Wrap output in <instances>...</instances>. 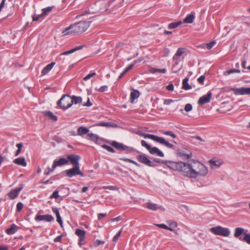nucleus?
I'll list each match as a JSON object with an SVG mask.
<instances>
[{
  "label": "nucleus",
  "instance_id": "nucleus-1",
  "mask_svg": "<svg viewBox=\"0 0 250 250\" xmlns=\"http://www.w3.org/2000/svg\"><path fill=\"white\" fill-rule=\"evenodd\" d=\"M194 165L195 166H192L190 164L181 161L179 171L184 176L191 178L207 174L208 168L204 165L199 162H195Z\"/></svg>",
  "mask_w": 250,
  "mask_h": 250
},
{
  "label": "nucleus",
  "instance_id": "nucleus-2",
  "mask_svg": "<svg viewBox=\"0 0 250 250\" xmlns=\"http://www.w3.org/2000/svg\"><path fill=\"white\" fill-rule=\"evenodd\" d=\"M92 17H90L84 21H81L70 25L62 32L63 36L68 35L80 34L85 32L89 27L92 21Z\"/></svg>",
  "mask_w": 250,
  "mask_h": 250
},
{
  "label": "nucleus",
  "instance_id": "nucleus-3",
  "mask_svg": "<svg viewBox=\"0 0 250 250\" xmlns=\"http://www.w3.org/2000/svg\"><path fill=\"white\" fill-rule=\"evenodd\" d=\"M139 134L141 136L144 137L145 138L151 139L157 143H159L162 145H164L167 148H171L172 149H175V146H174V145L169 143L168 141L166 140L164 138L159 137L155 135L147 134L145 133H141Z\"/></svg>",
  "mask_w": 250,
  "mask_h": 250
},
{
  "label": "nucleus",
  "instance_id": "nucleus-4",
  "mask_svg": "<svg viewBox=\"0 0 250 250\" xmlns=\"http://www.w3.org/2000/svg\"><path fill=\"white\" fill-rule=\"evenodd\" d=\"M154 163L163 164L165 165L170 169L179 171L181 161L174 162L168 160H163L159 158H154L153 161Z\"/></svg>",
  "mask_w": 250,
  "mask_h": 250
},
{
  "label": "nucleus",
  "instance_id": "nucleus-5",
  "mask_svg": "<svg viewBox=\"0 0 250 250\" xmlns=\"http://www.w3.org/2000/svg\"><path fill=\"white\" fill-rule=\"evenodd\" d=\"M71 96L67 94L63 95L57 102V105L60 108L64 110L72 106Z\"/></svg>",
  "mask_w": 250,
  "mask_h": 250
},
{
  "label": "nucleus",
  "instance_id": "nucleus-6",
  "mask_svg": "<svg viewBox=\"0 0 250 250\" xmlns=\"http://www.w3.org/2000/svg\"><path fill=\"white\" fill-rule=\"evenodd\" d=\"M210 231L215 235H221L224 237H228L230 234V231L228 228H223L220 226L211 228L210 229Z\"/></svg>",
  "mask_w": 250,
  "mask_h": 250
},
{
  "label": "nucleus",
  "instance_id": "nucleus-7",
  "mask_svg": "<svg viewBox=\"0 0 250 250\" xmlns=\"http://www.w3.org/2000/svg\"><path fill=\"white\" fill-rule=\"evenodd\" d=\"M137 160L141 163L150 167H156L157 165L151 161L147 156L145 154H140L137 156Z\"/></svg>",
  "mask_w": 250,
  "mask_h": 250
},
{
  "label": "nucleus",
  "instance_id": "nucleus-8",
  "mask_svg": "<svg viewBox=\"0 0 250 250\" xmlns=\"http://www.w3.org/2000/svg\"><path fill=\"white\" fill-rule=\"evenodd\" d=\"M66 176L71 178L76 175H80L83 177V174L80 170V166H74L72 168L64 171Z\"/></svg>",
  "mask_w": 250,
  "mask_h": 250
},
{
  "label": "nucleus",
  "instance_id": "nucleus-9",
  "mask_svg": "<svg viewBox=\"0 0 250 250\" xmlns=\"http://www.w3.org/2000/svg\"><path fill=\"white\" fill-rule=\"evenodd\" d=\"M177 154L178 156L184 159H190L192 156L191 151L186 148L178 149L177 150Z\"/></svg>",
  "mask_w": 250,
  "mask_h": 250
},
{
  "label": "nucleus",
  "instance_id": "nucleus-10",
  "mask_svg": "<svg viewBox=\"0 0 250 250\" xmlns=\"http://www.w3.org/2000/svg\"><path fill=\"white\" fill-rule=\"evenodd\" d=\"M230 90L233 91L235 95H250V87H231Z\"/></svg>",
  "mask_w": 250,
  "mask_h": 250
},
{
  "label": "nucleus",
  "instance_id": "nucleus-11",
  "mask_svg": "<svg viewBox=\"0 0 250 250\" xmlns=\"http://www.w3.org/2000/svg\"><path fill=\"white\" fill-rule=\"evenodd\" d=\"M68 163L70 162V164L74 166H79V160L81 159V157L79 155L76 154H69L67 157Z\"/></svg>",
  "mask_w": 250,
  "mask_h": 250
},
{
  "label": "nucleus",
  "instance_id": "nucleus-12",
  "mask_svg": "<svg viewBox=\"0 0 250 250\" xmlns=\"http://www.w3.org/2000/svg\"><path fill=\"white\" fill-rule=\"evenodd\" d=\"M36 221H44L47 222H50L54 220V217L50 214L39 215L37 214L35 218Z\"/></svg>",
  "mask_w": 250,
  "mask_h": 250
},
{
  "label": "nucleus",
  "instance_id": "nucleus-13",
  "mask_svg": "<svg viewBox=\"0 0 250 250\" xmlns=\"http://www.w3.org/2000/svg\"><path fill=\"white\" fill-rule=\"evenodd\" d=\"M211 96L212 93L211 91H209L206 95H205L200 98L198 100V104L200 105H203L209 103L211 98Z\"/></svg>",
  "mask_w": 250,
  "mask_h": 250
},
{
  "label": "nucleus",
  "instance_id": "nucleus-14",
  "mask_svg": "<svg viewBox=\"0 0 250 250\" xmlns=\"http://www.w3.org/2000/svg\"><path fill=\"white\" fill-rule=\"evenodd\" d=\"M68 164V160L66 158H61L58 160H55L53 164V169H55L57 167H61Z\"/></svg>",
  "mask_w": 250,
  "mask_h": 250
},
{
  "label": "nucleus",
  "instance_id": "nucleus-15",
  "mask_svg": "<svg viewBox=\"0 0 250 250\" xmlns=\"http://www.w3.org/2000/svg\"><path fill=\"white\" fill-rule=\"evenodd\" d=\"M186 50V49L185 48L180 47V48H178V49L176 51V53L175 54V55L173 57V60H175L176 61L175 62V64H174L173 67H174L176 64H178V62L179 61V57L180 56H181L185 52Z\"/></svg>",
  "mask_w": 250,
  "mask_h": 250
},
{
  "label": "nucleus",
  "instance_id": "nucleus-16",
  "mask_svg": "<svg viewBox=\"0 0 250 250\" xmlns=\"http://www.w3.org/2000/svg\"><path fill=\"white\" fill-rule=\"evenodd\" d=\"M195 18V12L192 11L190 14L187 15L183 21L184 23H191Z\"/></svg>",
  "mask_w": 250,
  "mask_h": 250
},
{
  "label": "nucleus",
  "instance_id": "nucleus-17",
  "mask_svg": "<svg viewBox=\"0 0 250 250\" xmlns=\"http://www.w3.org/2000/svg\"><path fill=\"white\" fill-rule=\"evenodd\" d=\"M149 152L151 154H155L159 157H164V153L157 147H151L149 150Z\"/></svg>",
  "mask_w": 250,
  "mask_h": 250
},
{
  "label": "nucleus",
  "instance_id": "nucleus-18",
  "mask_svg": "<svg viewBox=\"0 0 250 250\" xmlns=\"http://www.w3.org/2000/svg\"><path fill=\"white\" fill-rule=\"evenodd\" d=\"M84 47V45H79V46H76L74 48H72V49H70L69 50L63 52L60 55V56H62V55H67L70 54L71 53H73L76 52V51L82 49Z\"/></svg>",
  "mask_w": 250,
  "mask_h": 250
},
{
  "label": "nucleus",
  "instance_id": "nucleus-19",
  "mask_svg": "<svg viewBox=\"0 0 250 250\" xmlns=\"http://www.w3.org/2000/svg\"><path fill=\"white\" fill-rule=\"evenodd\" d=\"M75 234L77 235L80 241H84L85 238L86 231L84 230L77 229L75 230Z\"/></svg>",
  "mask_w": 250,
  "mask_h": 250
},
{
  "label": "nucleus",
  "instance_id": "nucleus-20",
  "mask_svg": "<svg viewBox=\"0 0 250 250\" xmlns=\"http://www.w3.org/2000/svg\"><path fill=\"white\" fill-rule=\"evenodd\" d=\"M140 93L139 90L133 89L130 93V102L133 104L134 100L139 97Z\"/></svg>",
  "mask_w": 250,
  "mask_h": 250
},
{
  "label": "nucleus",
  "instance_id": "nucleus-21",
  "mask_svg": "<svg viewBox=\"0 0 250 250\" xmlns=\"http://www.w3.org/2000/svg\"><path fill=\"white\" fill-rule=\"evenodd\" d=\"M42 113L43 116L49 117L50 119L54 122H56L58 120L57 116L54 115L53 113L50 111H44Z\"/></svg>",
  "mask_w": 250,
  "mask_h": 250
},
{
  "label": "nucleus",
  "instance_id": "nucleus-22",
  "mask_svg": "<svg viewBox=\"0 0 250 250\" xmlns=\"http://www.w3.org/2000/svg\"><path fill=\"white\" fill-rule=\"evenodd\" d=\"M110 144L113 147L115 148L117 150L120 151H123L124 144L121 143H119L115 141H112V142H111L110 143Z\"/></svg>",
  "mask_w": 250,
  "mask_h": 250
},
{
  "label": "nucleus",
  "instance_id": "nucleus-23",
  "mask_svg": "<svg viewBox=\"0 0 250 250\" xmlns=\"http://www.w3.org/2000/svg\"><path fill=\"white\" fill-rule=\"evenodd\" d=\"M55 64V62H52L44 67L42 70V75H44L48 73V72L53 68Z\"/></svg>",
  "mask_w": 250,
  "mask_h": 250
},
{
  "label": "nucleus",
  "instance_id": "nucleus-24",
  "mask_svg": "<svg viewBox=\"0 0 250 250\" xmlns=\"http://www.w3.org/2000/svg\"><path fill=\"white\" fill-rule=\"evenodd\" d=\"M145 207L148 209H150V210H151L153 211L156 210L158 209L161 208V207H159L157 204L153 203H149V202L146 203Z\"/></svg>",
  "mask_w": 250,
  "mask_h": 250
},
{
  "label": "nucleus",
  "instance_id": "nucleus-25",
  "mask_svg": "<svg viewBox=\"0 0 250 250\" xmlns=\"http://www.w3.org/2000/svg\"><path fill=\"white\" fill-rule=\"evenodd\" d=\"M96 126H105V127H115L117 126L116 124L111 122H100L96 124Z\"/></svg>",
  "mask_w": 250,
  "mask_h": 250
},
{
  "label": "nucleus",
  "instance_id": "nucleus-26",
  "mask_svg": "<svg viewBox=\"0 0 250 250\" xmlns=\"http://www.w3.org/2000/svg\"><path fill=\"white\" fill-rule=\"evenodd\" d=\"M188 78L186 77L183 80L182 88L184 90H188L191 89L192 88L190 84H189L188 83Z\"/></svg>",
  "mask_w": 250,
  "mask_h": 250
},
{
  "label": "nucleus",
  "instance_id": "nucleus-27",
  "mask_svg": "<svg viewBox=\"0 0 250 250\" xmlns=\"http://www.w3.org/2000/svg\"><path fill=\"white\" fill-rule=\"evenodd\" d=\"M89 130L88 128L84 126H80L78 128V134L82 136L88 133Z\"/></svg>",
  "mask_w": 250,
  "mask_h": 250
},
{
  "label": "nucleus",
  "instance_id": "nucleus-28",
  "mask_svg": "<svg viewBox=\"0 0 250 250\" xmlns=\"http://www.w3.org/2000/svg\"><path fill=\"white\" fill-rule=\"evenodd\" d=\"M71 104L72 105L73 104H81L82 103V98L80 96H72L71 97Z\"/></svg>",
  "mask_w": 250,
  "mask_h": 250
},
{
  "label": "nucleus",
  "instance_id": "nucleus-29",
  "mask_svg": "<svg viewBox=\"0 0 250 250\" xmlns=\"http://www.w3.org/2000/svg\"><path fill=\"white\" fill-rule=\"evenodd\" d=\"M244 229H243L242 228H235L234 233V236L236 238H238L239 239V238H241L240 236L242 234H244L245 232H244Z\"/></svg>",
  "mask_w": 250,
  "mask_h": 250
},
{
  "label": "nucleus",
  "instance_id": "nucleus-30",
  "mask_svg": "<svg viewBox=\"0 0 250 250\" xmlns=\"http://www.w3.org/2000/svg\"><path fill=\"white\" fill-rule=\"evenodd\" d=\"M17 165L25 167L27 166V163L24 157H20L17 158Z\"/></svg>",
  "mask_w": 250,
  "mask_h": 250
},
{
  "label": "nucleus",
  "instance_id": "nucleus-31",
  "mask_svg": "<svg viewBox=\"0 0 250 250\" xmlns=\"http://www.w3.org/2000/svg\"><path fill=\"white\" fill-rule=\"evenodd\" d=\"M209 163L210 165V166L213 168L219 167L222 164V163L220 162L219 161L215 160L213 159L210 160Z\"/></svg>",
  "mask_w": 250,
  "mask_h": 250
},
{
  "label": "nucleus",
  "instance_id": "nucleus-32",
  "mask_svg": "<svg viewBox=\"0 0 250 250\" xmlns=\"http://www.w3.org/2000/svg\"><path fill=\"white\" fill-rule=\"evenodd\" d=\"M125 151L126 153H129L133 152H137V153L139 152L138 151H137L136 149H135L134 148L131 146H125V145L124 146L123 149V151Z\"/></svg>",
  "mask_w": 250,
  "mask_h": 250
},
{
  "label": "nucleus",
  "instance_id": "nucleus-33",
  "mask_svg": "<svg viewBox=\"0 0 250 250\" xmlns=\"http://www.w3.org/2000/svg\"><path fill=\"white\" fill-rule=\"evenodd\" d=\"M88 139L90 140L93 142H97L99 139V136L93 133H88L87 135Z\"/></svg>",
  "mask_w": 250,
  "mask_h": 250
},
{
  "label": "nucleus",
  "instance_id": "nucleus-34",
  "mask_svg": "<svg viewBox=\"0 0 250 250\" xmlns=\"http://www.w3.org/2000/svg\"><path fill=\"white\" fill-rule=\"evenodd\" d=\"M182 23V22L181 21L173 22L168 24V28L169 29H174L177 28L178 26L181 25Z\"/></svg>",
  "mask_w": 250,
  "mask_h": 250
},
{
  "label": "nucleus",
  "instance_id": "nucleus-35",
  "mask_svg": "<svg viewBox=\"0 0 250 250\" xmlns=\"http://www.w3.org/2000/svg\"><path fill=\"white\" fill-rule=\"evenodd\" d=\"M240 72V70L239 69L233 68V69H231L228 70L227 71H224V75H229L232 73H239Z\"/></svg>",
  "mask_w": 250,
  "mask_h": 250
},
{
  "label": "nucleus",
  "instance_id": "nucleus-36",
  "mask_svg": "<svg viewBox=\"0 0 250 250\" xmlns=\"http://www.w3.org/2000/svg\"><path fill=\"white\" fill-rule=\"evenodd\" d=\"M15 230H16V225L14 224H13L10 228L6 229V232L8 234L11 235V234H14L15 233Z\"/></svg>",
  "mask_w": 250,
  "mask_h": 250
},
{
  "label": "nucleus",
  "instance_id": "nucleus-37",
  "mask_svg": "<svg viewBox=\"0 0 250 250\" xmlns=\"http://www.w3.org/2000/svg\"><path fill=\"white\" fill-rule=\"evenodd\" d=\"M215 44V42L214 41H211L208 43H204L202 44V48H207L209 50L211 49L213 45Z\"/></svg>",
  "mask_w": 250,
  "mask_h": 250
},
{
  "label": "nucleus",
  "instance_id": "nucleus-38",
  "mask_svg": "<svg viewBox=\"0 0 250 250\" xmlns=\"http://www.w3.org/2000/svg\"><path fill=\"white\" fill-rule=\"evenodd\" d=\"M244 237L242 239L239 238V240L246 242L247 243L250 245V234L244 233Z\"/></svg>",
  "mask_w": 250,
  "mask_h": 250
},
{
  "label": "nucleus",
  "instance_id": "nucleus-39",
  "mask_svg": "<svg viewBox=\"0 0 250 250\" xmlns=\"http://www.w3.org/2000/svg\"><path fill=\"white\" fill-rule=\"evenodd\" d=\"M120 160H123L125 162L130 163L138 167H139L140 166V164H138L137 162H136V161H135L132 159H129V158H120Z\"/></svg>",
  "mask_w": 250,
  "mask_h": 250
},
{
  "label": "nucleus",
  "instance_id": "nucleus-40",
  "mask_svg": "<svg viewBox=\"0 0 250 250\" xmlns=\"http://www.w3.org/2000/svg\"><path fill=\"white\" fill-rule=\"evenodd\" d=\"M54 6H48L42 9V13L45 17L52 11Z\"/></svg>",
  "mask_w": 250,
  "mask_h": 250
},
{
  "label": "nucleus",
  "instance_id": "nucleus-41",
  "mask_svg": "<svg viewBox=\"0 0 250 250\" xmlns=\"http://www.w3.org/2000/svg\"><path fill=\"white\" fill-rule=\"evenodd\" d=\"M102 147L104 149H105L106 150H107L108 151L110 152H111V153H114L115 152V150L111 146H109L107 145H103L102 146Z\"/></svg>",
  "mask_w": 250,
  "mask_h": 250
},
{
  "label": "nucleus",
  "instance_id": "nucleus-42",
  "mask_svg": "<svg viewBox=\"0 0 250 250\" xmlns=\"http://www.w3.org/2000/svg\"><path fill=\"white\" fill-rule=\"evenodd\" d=\"M44 17H45V16L42 13L41 14L37 15V16H35V15L33 16H32V21H36L41 19L44 18Z\"/></svg>",
  "mask_w": 250,
  "mask_h": 250
},
{
  "label": "nucleus",
  "instance_id": "nucleus-43",
  "mask_svg": "<svg viewBox=\"0 0 250 250\" xmlns=\"http://www.w3.org/2000/svg\"><path fill=\"white\" fill-rule=\"evenodd\" d=\"M17 147H18L17 149V156H18L22 151L21 148L23 147V144L22 143L17 144Z\"/></svg>",
  "mask_w": 250,
  "mask_h": 250
},
{
  "label": "nucleus",
  "instance_id": "nucleus-44",
  "mask_svg": "<svg viewBox=\"0 0 250 250\" xmlns=\"http://www.w3.org/2000/svg\"><path fill=\"white\" fill-rule=\"evenodd\" d=\"M124 0H114L113 2L117 3L118 4L116 5V3H115L114 7H120L123 5V3L124 2Z\"/></svg>",
  "mask_w": 250,
  "mask_h": 250
},
{
  "label": "nucleus",
  "instance_id": "nucleus-45",
  "mask_svg": "<svg viewBox=\"0 0 250 250\" xmlns=\"http://www.w3.org/2000/svg\"><path fill=\"white\" fill-rule=\"evenodd\" d=\"M141 144L143 146L145 147L148 151L151 147V146L149 144L146 143V142L144 140H142L141 142Z\"/></svg>",
  "mask_w": 250,
  "mask_h": 250
},
{
  "label": "nucleus",
  "instance_id": "nucleus-46",
  "mask_svg": "<svg viewBox=\"0 0 250 250\" xmlns=\"http://www.w3.org/2000/svg\"><path fill=\"white\" fill-rule=\"evenodd\" d=\"M122 232V229H121L119 231V232L113 237V241L114 242H116L119 237L121 236V233Z\"/></svg>",
  "mask_w": 250,
  "mask_h": 250
},
{
  "label": "nucleus",
  "instance_id": "nucleus-47",
  "mask_svg": "<svg viewBox=\"0 0 250 250\" xmlns=\"http://www.w3.org/2000/svg\"><path fill=\"white\" fill-rule=\"evenodd\" d=\"M59 197V191L57 190H55L53 193L50 195V198L57 199Z\"/></svg>",
  "mask_w": 250,
  "mask_h": 250
},
{
  "label": "nucleus",
  "instance_id": "nucleus-48",
  "mask_svg": "<svg viewBox=\"0 0 250 250\" xmlns=\"http://www.w3.org/2000/svg\"><path fill=\"white\" fill-rule=\"evenodd\" d=\"M184 109L186 112H189L192 110V106L190 104H186Z\"/></svg>",
  "mask_w": 250,
  "mask_h": 250
},
{
  "label": "nucleus",
  "instance_id": "nucleus-49",
  "mask_svg": "<svg viewBox=\"0 0 250 250\" xmlns=\"http://www.w3.org/2000/svg\"><path fill=\"white\" fill-rule=\"evenodd\" d=\"M105 243L104 241H101V240H96V241H94V246L95 247H98V246L100 245H102V244H104Z\"/></svg>",
  "mask_w": 250,
  "mask_h": 250
},
{
  "label": "nucleus",
  "instance_id": "nucleus-50",
  "mask_svg": "<svg viewBox=\"0 0 250 250\" xmlns=\"http://www.w3.org/2000/svg\"><path fill=\"white\" fill-rule=\"evenodd\" d=\"M108 89V86L107 85H103L101 86L97 90L100 92H103L104 91H107Z\"/></svg>",
  "mask_w": 250,
  "mask_h": 250
},
{
  "label": "nucleus",
  "instance_id": "nucleus-51",
  "mask_svg": "<svg viewBox=\"0 0 250 250\" xmlns=\"http://www.w3.org/2000/svg\"><path fill=\"white\" fill-rule=\"evenodd\" d=\"M23 207V204L21 202H19L17 204V212H20L21 211Z\"/></svg>",
  "mask_w": 250,
  "mask_h": 250
},
{
  "label": "nucleus",
  "instance_id": "nucleus-52",
  "mask_svg": "<svg viewBox=\"0 0 250 250\" xmlns=\"http://www.w3.org/2000/svg\"><path fill=\"white\" fill-rule=\"evenodd\" d=\"M8 195L11 199H15L16 198V189L12 190L10 193H9Z\"/></svg>",
  "mask_w": 250,
  "mask_h": 250
},
{
  "label": "nucleus",
  "instance_id": "nucleus-53",
  "mask_svg": "<svg viewBox=\"0 0 250 250\" xmlns=\"http://www.w3.org/2000/svg\"><path fill=\"white\" fill-rule=\"evenodd\" d=\"M56 218H57V221L59 223V224L60 225V226L62 227V224H63V222H62V217L60 215H58V214H57V215L56 216Z\"/></svg>",
  "mask_w": 250,
  "mask_h": 250
},
{
  "label": "nucleus",
  "instance_id": "nucleus-54",
  "mask_svg": "<svg viewBox=\"0 0 250 250\" xmlns=\"http://www.w3.org/2000/svg\"><path fill=\"white\" fill-rule=\"evenodd\" d=\"M96 75V73L93 72L92 73H90L88 74L87 76H86L85 77L83 78V80L85 81H87L88 79H89L92 77L95 76Z\"/></svg>",
  "mask_w": 250,
  "mask_h": 250
},
{
  "label": "nucleus",
  "instance_id": "nucleus-55",
  "mask_svg": "<svg viewBox=\"0 0 250 250\" xmlns=\"http://www.w3.org/2000/svg\"><path fill=\"white\" fill-rule=\"evenodd\" d=\"M205 79V76L204 75H202L199 78H198L197 80L199 83H200V84H203Z\"/></svg>",
  "mask_w": 250,
  "mask_h": 250
},
{
  "label": "nucleus",
  "instance_id": "nucleus-56",
  "mask_svg": "<svg viewBox=\"0 0 250 250\" xmlns=\"http://www.w3.org/2000/svg\"><path fill=\"white\" fill-rule=\"evenodd\" d=\"M166 89L168 91H172L174 90V85L172 83H170L167 86Z\"/></svg>",
  "mask_w": 250,
  "mask_h": 250
},
{
  "label": "nucleus",
  "instance_id": "nucleus-57",
  "mask_svg": "<svg viewBox=\"0 0 250 250\" xmlns=\"http://www.w3.org/2000/svg\"><path fill=\"white\" fill-rule=\"evenodd\" d=\"M62 236H63L62 234L58 236L57 237H56V238H54V242L55 243L61 242Z\"/></svg>",
  "mask_w": 250,
  "mask_h": 250
},
{
  "label": "nucleus",
  "instance_id": "nucleus-58",
  "mask_svg": "<svg viewBox=\"0 0 250 250\" xmlns=\"http://www.w3.org/2000/svg\"><path fill=\"white\" fill-rule=\"evenodd\" d=\"M54 169H53V166L51 168H48L47 171L45 170L44 172V174L45 175H48L50 172H53Z\"/></svg>",
  "mask_w": 250,
  "mask_h": 250
},
{
  "label": "nucleus",
  "instance_id": "nucleus-59",
  "mask_svg": "<svg viewBox=\"0 0 250 250\" xmlns=\"http://www.w3.org/2000/svg\"><path fill=\"white\" fill-rule=\"evenodd\" d=\"M52 210L56 214V216L57 214H58V215L60 214L59 209L56 207H52Z\"/></svg>",
  "mask_w": 250,
  "mask_h": 250
},
{
  "label": "nucleus",
  "instance_id": "nucleus-60",
  "mask_svg": "<svg viewBox=\"0 0 250 250\" xmlns=\"http://www.w3.org/2000/svg\"><path fill=\"white\" fill-rule=\"evenodd\" d=\"M23 187H24V185L22 184H21L18 188H17V197L18 196L19 193L23 188Z\"/></svg>",
  "mask_w": 250,
  "mask_h": 250
},
{
  "label": "nucleus",
  "instance_id": "nucleus-61",
  "mask_svg": "<svg viewBox=\"0 0 250 250\" xmlns=\"http://www.w3.org/2000/svg\"><path fill=\"white\" fill-rule=\"evenodd\" d=\"M92 104L90 102L89 98H88L87 102L85 103V104H83V106L90 107V106H92Z\"/></svg>",
  "mask_w": 250,
  "mask_h": 250
},
{
  "label": "nucleus",
  "instance_id": "nucleus-62",
  "mask_svg": "<svg viewBox=\"0 0 250 250\" xmlns=\"http://www.w3.org/2000/svg\"><path fill=\"white\" fill-rule=\"evenodd\" d=\"M135 65L133 64V63L129 64L126 68H125V70L127 72L128 71L130 70L131 69H132L134 66Z\"/></svg>",
  "mask_w": 250,
  "mask_h": 250
},
{
  "label": "nucleus",
  "instance_id": "nucleus-63",
  "mask_svg": "<svg viewBox=\"0 0 250 250\" xmlns=\"http://www.w3.org/2000/svg\"><path fill=\"white\" fill-rule=\"evenodd\" d=\"M106 216V213H101L98 214V219L99 220L102 219L103 218Z\"/></svg>",
  "mask_w": 250,
  "mask_h": 250
},
{
  "label": "nucleus",
  "instance_id": "nucleus-64",
  "mask_svg": "<svg viewBox=\"0 0 250 250\" xmlns=\"http://www.w3.org/2000/svg\"><path fill=\"white\" fill-rule=\"evenodd\" d=\"M172 102H173V100L172 99H166L164 102V104L166 105H168Z\"/></svg>",
  "mask_w": 250,
  "mask_h": 250
}]
</instances>
